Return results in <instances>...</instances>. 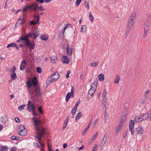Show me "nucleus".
<instances>
[{
	"label": "nucleus",
	"mask_w": 151,
	"mask_h": 151,
	"mask_svg": "<svg viewBox=\"0 0 151 151\" xmlns=\"http://www.w3.org/2000/svg\"><path fill=\"white\" fill-rule=\"evenodd\" d=\"M32 120L37 135L35 136L34 137L37 139L39 143H40L42 137L44 136L45 134V129L42 124L41 121L38 120L37 118L34 117L32 118Z\"/></svg>",
	"instance_id": "1"
},
{
	"label": "nucleus",
	"mask_w": 151,
	"mask_h": 151,
	"mask_svg": "<svg viewBox=\"0 0 151 151\" xmlns=\"http://www.w3.org/2000/svg\"><path fill=\"white\" fill-rule=\"evenodd\" d=\"M38 5L35 3H34L29 5H27L24 6L22 9L23 11L25 12L28 9H29L31 11H35L36 9L37 8Z\"/></svg>",
	"instance_id": "2"
},
{
	"label": "nucleus",
	"mask_w": 151,
	"mask_h": 151,
	"mask_svg": "<svg viewBox=\"0 0 151 151\" xmlns=\"http://www.w3.org/2000/svg\"><path fill=\"white\" fill-rule=\"evenodd\" d=\"M32 89H30L29 90V93L32 94L35 92V93L37 96H40L41 95V93L40 91V89L38 86H35L32 88Z\"/></svg>",
	"instance_id": "3"
},
{
	"label": "nucleus",
	"mask_w": 151,
	"mask_h": 151,
	"mask_svg": "<svg viewBox=\"0 0 151 151\" xmlns=\"http://www.w3.org/2000/svg\"><path fill=\"white\" fill-rule=\"evenodd\" d=\"M33 35V34L31 33H28L24 36L23 35H22L21 37V39L22 40L24 41L25 44L27 46H29V41H30L28 39V38L30 37H32Z\"/></svg>",
	"instance_id": "4"
},
{
	"label": "nucleus",
	"mask_w": 151,
	"mask_h": 151,
	"mask_svg": "<svg viewBox=\"0 0 151 151\" xmlns=\"http://www.w3.org/2000/svg\"><path fill=\"white\" fill-rule=\"evenodd\" d=\"M74 88L73 87L71 88V92L68 93L66 96L65 98V101H68L70 97L73 98V97L74 93Z\"/></svg>",
	"instance_id": "5"
},
{
	"label": "nucleus",
	"mask_w": 151,
	"mask_h": 151,
	"mask_svg": "<svg viewBox=\"0 0 151 151\" xmlns=\"http://www.w3.org/2000/svg\"><path fill=\"white\" fill-rule=\"evenodd\" d=\"M27 107L28 110L30 112H31L32 111H33L35 110L34 105L33 103L30 101H28Z\"/></svg>",
	"instance_id": "6"
},
{
	"label": "nucleus",
	"mask_w": 151,
	"mask_h": 151,
	"mask_svg": "<svg viewBox=\"0 0 151 151\" xmlns=\"http://www.w3.org/2000/svg\"><path fill=\"white\" fill-rule=\"evenodd\" d=\"M72 48L71 47L70 45L68 43L67 44L66 52L68 55H70L72 53Z\"/></svg>",
	"instance_id": "7"
},
{
	"label": "nucleus",
	"mask_w": 151,
	"mask_h": 151,
	"mask_svg": "<svg viewBox=\"0 0 151 151\" xmlns=\"http://www.w3.org/2000/svg\"><path fill=\"white\" fill-rule=\"evenodd\" d=\"M143 131L141 127H138L136 128L135 132L137 134L141 136L143 134Z\"/></svg>",
	"instance_id": "8"
},
{
	"label": "nucleus",
	"mask_w": 151,
	"mask_h": 151,
	"mask_svg": "<svg viewBox=\"0 0 151 151\" xmlns=\"http://www.w3.org/2000/svg\"><path fill=\"white\" fill-rule=\"evenodd\" d=\"M134 20L132 19H129L127 24V27L130 29L132 27L133 25Z\"/></svg>",
	"instance_id": "9"
},
{
	"label": "nucleus",
	"mask_w": 151,
	"mask_h": 151,
	"mask_svg": "<svg viewBox=\"0 0 151 151\" xmlns=\"http://www.w3.org/2000/svg\"><path fill=\"white\" fill-rule=\"evenodd\" d=\"M107 137L106 135H104V137L100 143V145L101 147H104V145L106 143L107 141Z\"/></svg>",
	"instance_id": "10"
},
{
	"label": "nucleus",
	"mask_w": 151,
	"mask_h": 151,
	"mask_svg": "<svg viewBox=\"0 0 151 151\" xmlns=\"http://www.w3.org/2000/svg\"><path fill=\"white\" fill-rule=\"evenodd\" d=\"M144 31L146 32H148L150 30V25L148 21H147L145 23L144 26Z\"/></svg>",
	"instance_id": "11"
},
{
	"label": "nucleus",
	"mask_w": 151,
	"mask_h": 151,
	"mask_svg": "<svg viewBox=\"0 0 151 151\" xmlns=\"http://www.w3.org/2000/svg\"><path fill=\"white\" fill-rule=\"evenodd\" d=\"M54 81H56L59 78L60 75L59 73L57 72H56L54 73L52 75Z\"/></svg>",
	"instance_id": "12"
},
{
	"label": "nucleus",
	"mask_w": 151,
	"mask_h": 151,
	"mask_svg": "<svg viewBox=\"0 0 151 151\" xmlns=\"http://www.w3.org/2000/svg\"><path fill=\"white\" fill-rule=\"evenodd\" d=\"M26 65L27 63L26 61L24 60H22L20 67V69L21 70H23Z\"/></svg>",
	"instance_id": "13"
},
{
	"label": "nucleus",
	"mask_w": 151,
	"mask_h": 151,
	"mask_svg": "<svg viewBox=\"0 0 151 151\" xmlns=\"http://www.w3.org/2000/svg\"><path fill=\"white\" fill-rule=\"evenodd\" d=\"M62 60L64 63L68 64L69 63V60L67 56L63 55L62 56Z\"/></svg>",
	"instance_id": "14"
},
{
	"label": "nucleus",
	"mask_w": 151,
	"mask_h": 151,
	"mask_svg": "<svg viewBox=\"0 0 151 151\" xmlns=\"http://www.w3.org/2000/svg\"><path fill=\"white\" fill-rule=\"evenodd\" d=\"M54 80L53 79V78L51 76L48 78L46 82V84L47 85H49L50 84L55 81H54Z\"/></svg>",
	"instance_id": "15"
},
{
	"label": "nucleus",
	"mask_w": 151,
	"mask_h": 151,
	"mask_svg": "<svg viewBox=\"0 0 151 151\" xmlns=\"http://www.w3.org/2000/svg\"><path fill=\"white\" fill-rule=\"evenodd\" d=\"M37 15H38V16L37 17V19L36 20V21L35 22L33 20L31 21L30 22V24L31 25H35L39 23L40 16L38 14H37Z\"/></svg>",
	"instance_id": "16"
},
{
	"label": "nucleus",
	"mask_w": 151,
	"mask_h": 151,
	"mask_svg": "<svg viewBox=\"0 0 151 151\" xmlns=\"http://www.w3.org/2000/svg\"><path fill=\"white\" fill-rule=\"evenodd\" d=\"M31 82L34 86L33 87L35 86H38L37 78L36 76L34 77L33 78V79H32V81Z\"/></svg>",
	"instance_id": "17"
},
{
	"label": "nucleus",
	"mask_w": 151,
	"mask_h": 151,
	"mask_svg": "<svg viewBox=\"0 0 151 151\" xmlns=\"http://www.w3.org/2000/svg\"><path fill=\"white\" fill-rule=\"evenodd\" d=\"M39 31L37 30H36L33 33L34 37L33 39L35 40L39 35Z\"/></svg>",
	"instance_id": "18"
},
{
	"label": "nucleus",
	"mask_w": 151,
	"mask_h": 151,
	"mask_svg": "<svg viewBox=\"0 0 151 151\" xmlns=\"http://www.w3.org/2000/svg\"><path fill=\"white\" fill-rule=\"evenodd\" d=\"M19 134L22 136H24L27 134V129L19 131Z\"/></svg>",
	"instance_id": "19"
},
{
	"label": "nucleus",
	"mask_w": 151,
	"mask_h": 151,
	"mask_svg": "<svg viewBox=\"0 0 151 151\" xmlns=\"http://www.w3.org/2000/svg\"><path fill=\"white\" fill-rule=\"evenodd\" d=\"M41 39L43 41H47L48 38V36L47 35H43L40 36Z\"/></svg>",
	"instance_id": "20"
},
{
	"label": "nucleus",
	"mask_w": 151,
	"mask_h": 151,
	"mask_svg": "<svg viewBox=\"0 0 151 151\" xmlns=\"http://www.w3.org/2000/svg\"><path fill=\"white\" fill-rule=\"evenodd\" d=\"M27 83V85L28 88L29 89H32V88H31V87L32 86V83L31 81L29 80H28Z\"/></svg>",
	"instance_id": "21"
},
{
	"label": "nucleus",
	"mask_w": 151,
	"mask_h": 151,
	"mask_svg": "<svg viewBox=\"0 0 151 151\" xmlns=\"http://www.w3.org/2000/svg\"><path fill=\"white\" fill-rule=\"evenodd\" d=\"M149 116V114L147 112L145 114H143L142 116V120H146L148 118Z\"/></svg>",
	"instance_id": "22"
},
{
	"label": "nucleus",
	"mask_w": 151,
	"mask_h": 151,
	"mask_svg": "<svg viewBox=\"0 0 151 151\" xmlns=\"http://www.w3.org/2000/svg\"><path fill=\"white\" fill-rule=\"evenodd\" d=\"M134 122L132 120H130L129 124V129L131 128H134Z\"/></svg>",
	"instance_id": "23"
},
{
	"label": "nucleus",
	"mask_w": 151,
	"mask_h": 151,
	"mask_svg": "<svg viewBox=\"0 0 151 151\" xmlns=\"http://www.w3.org/2000/svg\"><path fill=\"white\" fill-rule=\"evenodd\" d=\"M15 69H14L13 70V73H12L11 75V78L13 80H14L17 78V75L16 73H15Z\"/></svg>",
	"instance_id": "24"
},
{
	"label": "nucleus",
	"mask_w": 151,
	"mask_h": 151,
	"mask_svg": "<svg viewBox=\"0 0 151 151\" xmlns=\"http://www.w3.org/2000/svg\"><path fill=\"white\" fill-rule=\"evenodd\" d=\"M8 149V147L7 146H2L0 148V151H6Z\"/></svg>",
	"instance_id": "25"
},
{
	"label": "nucleus",
	"mask_w": 151,
	"mask_h": 151,
	"mask_svg": "<svg viewBox=\"0 0 151 151\" xmlns=\"http://www.w3.org/2000/svg\"><path fill=\"white\" fill-rule=\"evenodd\" d=\"M25 46L27 47H30V50L31 49H34L35 48V44H33L31 43L30 42V41H29V46H27L26 44H25L24 45Z\"/></svg>",
	"instance_id": "26"
},
{
	"label": "nucleus",
	"mask_w": 151,
	"mask_h": 151,
	"mask_svg": "<svg viewBox=\"0 0 151 151\" xmlns=\"http://www.w3.org/2000/svg\"><path fill=\"white\" fill-rule=\"evenodd\" d=\"M82 114L81 112H80L76 115V121L77 122L79 119L82 117Z\"/></svg>",
	"instance_id": "27"
},
{
	"label": "nucleus",
	"mask_w": 151,
	"mask_h": 151,
	"mask_svg": "<svg viewBox=\"0 0 151 151\" xmlns=\"http://www.w3.org/2000/svg\"><path fill=\"white\" fill-rule=\"evenodd\" d=\"M98 79L100 81H102L104 80V74H100L98 76Z\"/></svg>",
	"instance_id": "28"
},
{
	"label": "nucleus",
	"mask_w": 151,
	"mask_h": 151,
	"mask_svg": "<svg viewBox=\"0 0 151 151\" xmlns=\"http://www.w3.org/2000/svg\"><path fill=\"white\" fill-rule=\"evenodd\" d=\"M50 59L51 62L54 63L56 62L55 60L57 59V57L55 55L52 56L51 57Z\"/></svg>",
	"instance_id": "29"
},
{
	"label": "nucleus",
	"mask_w": 151,
	"mask_h": 151,
	"mask_svg": "<svg viewBox=\"0 0 151 151\" xmlns=\"http://www.w3.org/2000/svg\"><path fill=\"white\" fill-rule=\"evenodd\" d=\"M95 92V91H93L92 90H90L88 92V96L90 97H92Z\"/></svg>",
	"instance_id": "30"
},
{
	"label": "nucleus",
	"mask_w": 151,
	"mask_h": 151,
	"mask_svg": "<svg viewBox=\"0 0 151 151\" xmlns=\"http://www.w3.org/2000/svg\"><path fill=\"white\" fill-rule=\"evenodd\" d=\"M16 46V44L14 43H12L10 44H8L7 46V48H9L10 47H14Z\"/></svg>",
	"instance_id": "31"
},
{
	"label": "nucleus",
	"mask_w": 151,
	"mask_h": 151,
	"mask_svg": "<svg viewBox=\"0 0 151 151\" xmlns=\"http://www.w3.org/2000/svg\"><path fill=\"white\" fill-rule=\"evenodd\" d=\"M85 0V2L84 3V4L85 6V7H86L87 9H89V3H88V0Z\"/></svg>",
	"instance_id": "32"
},
{
	"label": "nucleus",
	"mask_w": 151,
	"mask_h": 151,
	"mask_svg": "<svg viewBox=\"0 0 151 151\" xmlns=\"http://www.w3.org/2000/svg\"><path fill=\"white\" fill-rule=\"evenodd\" d=\"M77 109V108L75 107L72 108L71 111V113L73 115H74L75 114L76 111Z\"/></svg>",
	"instance_id": "33"
},
{
	"label": "nucleus",
	"mask_w": 151,
	"mask_h": 151,
	"mask_svg": "<svg viewBox=\"0 0 151 151\" xmlns=\"http://www.w3.org/2000/svg\"><path fill=\"white\" fill-rule=\"evenodd\" d=\"M134 120L136 121V122H139L142 120H142V117H136L134 119Z\"/></svg>",
	"instance_id": "34"
},
{
	"label": "nucleus",
	"mask_w": 151,
	"mask_h": 151,
	"mask_svg": "<svg viewBox=\"0 0 151 151\" xmlns=\"http://www.w3.org/2000/svg\"><path fill=\"white\" fill-rule=\"evenodd\" d=\"M26 129L25 128V126L23 124H21L20 125V127L19 128V131L21 130H24Z\"/></svg>",
	"instance_id": "35"
},
{
	"label": "nucleus",
	"mask_w": 151,
	"mask_h": 151,
	"mask_svg": "<svg viewBox=\"0 0 151 151\" xmlns=\"http://www.w3.org/2000/svg\"><path fill=\"white\" fill-rule=\"evenodd\" d=\"M120 79V77L119 75L115 78L114 80V83H118L119 82V81Z\"/></svg>",
	"instance_id": "36"
},
{
	"label": "nucleus",
	"mask_w": 151,
	"mask_h": 151,
	"mask_svg": "<svg viewBox=\"0 0 151 151\" xmlns=\"http://www.w3.org/2000/svg\"><path fill=\"white\" fill-rule=\"evenodd\" d=\"M136 14L135 13L133 12L132 14V15L129 18V19H133L134 20L135 18L136 17Z\"/></svg>",
	"instance_id": "37"
},
{
	"label": "nucleus",
	"mask_w": 151,
	"mask_h": 151,
	"mask_svg": "<svg viewBox=\"0 0 151 151\" xmlns=\"http://www.w3.org/2000/svg\"><path fill=\"white\" fill-rule=\"evenodd\" d=\"M99 64V62H92L91 63L90 65L91 66L95 67L96 66Z\"/></svg>",
	"instance_id": "38"
},
{
	"label": "nucleus",
	"mask_w": 151,
	"mask_h": 151,
	"mask_svg": "<svg viewBox=\"0 0 151 151\" xmlns=\"http://www.w3.org/2000/svg\"><path fill=\"white\" fill-rule=\"evenodd\" d=\"M11 139L12 140H18L19 139V138L15 136H12L11 137Z\"/></svg>",
	"instance_id": "39"
},
{
	"label": "nucleus",
	"mask_w": 151,
	"mask_h": 151,
	"mask_svg": "<svg viewBox=\"0 0 151 151\" xmlns=\"http://www.w3.org/2000/svg\"><path fill=\"white\" fill-rule=\"evenodd\" d=\"M25 106V104H23L19 106L18 107V109L19 110H22L23 109Z\"/></svg>",
	"instance_id": "40"
},
{
	"label": "nucleus",
	"mask_w": 151,
	"mask_h": 151,
	"mask_svg": "<svg viewBox=\"0 0 151 151\" xmlns=\"http://www.w3.org/2000/svg\"><path fill=\"white\" fill-rule=\"evenodd\" d=\"M87 27L86 25H83L81 28V32H85L86 30Z\"/></svg>",
	"instance_id": "41"
},
{
	"label": "nucleus",
	"mask_w": 151,
	"mask_h": 151,
	"mask_svg": "<svg viewBox=\"0 0 151 151\" xmlns=\"http://www.w3.org/2000/svg\"><path fill=\"white\" fill-rule=\"evenodd\" d=\"M126 119V117H124L123 116H122L121 119L120 121V122L124 123L125 122Z\"/></svg>",
	"instance_id": "42"
},
{
	"label": "nucleus",
	"mask_w": 151,
	"mask_h": 151,
	"mask_svg": "<svg viewBox=\"0 0 151 151\" xmlns=\"http://www.w3.org/2000/svg\"><path fill=\"white\" fill-rule=\"evenodd\" d=\"M97 82L96 81L94 82L91 84V86L93 87L94 88H96Z\"/></svg>",
	"instance_id": "43"
},
{
	"label": "nucleus",
	"mask_w": 151,
	"mask_h": 151,
	"mask_svg": "<svg viewBox=\"0 0 151 151\" xmlns=\"http://www.w3.org/2000/svg\"><path fill=\"white\" fill-rule=\"evenodd\" d=\"M97 136V134L96 133L95 134L91 137V139L92 141H94L95 138Z\"/></svg>",
	"instance_id": "44"
},
{
	"label": "nucleus",
	"mask_w": 151,
	"mask_h": 151,
	"mask_svg": "<svg viewBox=\"0 0 151 151\" xmlns=\"http://www.w3.org/2000/svg\"><path fill=\"white\" fill-rule=\"evenodd\" d=\"M37 71L38 73H41L42 72V69L40 67H37L36 68Z\"/></svg>",
	"instance_id": "45"
},
{
	"label": "nucleus",
	"mask_w": 151,
	"mask_h": 151,
	"mask_svg": "<svg viewBox=\"0 0 151 151\" xmlns=\"http://www.w3.org/2000/svg\"><path fill=\"white\" fill-rule=\"evenodd\" d=\"M149 91H148V90L146 91H145V97L146 98H147L148 97V96H149L148 95H149Z\"/></svg>",
	"instance_id": "46"
},
{
	"label": "nucleus",
	"mask_w": 151,
	"mask_h": 151,
	"mask_svg": "<svg viewBox=\"0 0 151 151\" xmlns=\"http://www.w3.org/2000/svg\"><path fill=\"white\" fill-rule=\"evenodd\" d=\"M15 69V71H16V68L15 66H13L9 70V71H10V73H13V70Z\"/></svg>",
	"instance_id": "47"
},
{
	"label": "nucleus",
	"mask_w": 151,
	"mask_h": 151,
	"mask_svg": "<svg viewBox=\"0 0 151 151\" xmlns=\"http://www.w3.org/2000/svg\"><path fill=\"white\" fill-rule=\"evenodd\" d=\"M106 97L102 96V103H106Z\"/></svg>",
	"instance_id": "48"
},
{
	"label": "nucleus",
	"mask_w": 151,
	"mask_h": 151,
	"mask_svg": "<svg viewBox=\"0 0 151 151\" xmlns=\"http://www.w3.org/2000/svg\"><path fill=\"white\" fill-rule=\"evenodd\" d=\"M27 16L26 14H22L20 16V18H22V19H26Z\"/></svg>",
	"instance_id": "49"
},
{
	"label": "nucleus",
	"mask_w": 151,
	"mask_h": 151,
	"mask_svg": "<svg viewBox=\"0 0 151 151\" xmlns=\"http://www.w3.org/2000/svg\"><path fill=\"white\" fill-rule=\"evenodd\" d=\"M82 0H76V5L77 6H79Z\"/></svg>",
	"instance_id": "50"
},
{
	"label": "nucleus",
	"mask_w": 151,
	"mask_h": 151,
	"mask_svg": "<svg viewBox=\"0 0 151 151\" xmlns=\"http://www.w3.org/2000/svg\"><path fill=\"white\" fill-rule=\"evenodd\" d=\"M31 112H32V114L34 116H37L38 114L35 112V110L33 111H32Z\"/></svg>",
	"instance_id": "51"
},
{
	"label": "nucleus",
	"mask_w": 151,
	"mask_h": 151,
	"mask_svg": "<svg viewBox=\"0 0 151 151\" xmlns=\"http://www.w3.org/2000/svg\"><path fill=\"white\" fill-rule=\"evenodd\" d=\"M127 109L125 110L123 113V115L122 116H123L124 117H126V116H127Z\"/></svg>",
	"instance_id": "52"
},
{
	"label": "nucleus",
	"mask_w": 151,
	"mask_h": 151,
	"mask_svg": "<svg viewBox=\"0 0 151 151\" xmlns=\"http://www.w3.org/2000/svg\"><path fill=\"white\" fill-rule=\"evenodd\" d=\"M38 8L40 11H42L45 10V9L44 8L43 6L42 5L40 6Z\"/></svg>",
	"instance_id": "53"
},
{
	"label": "nucleus",
	"mask_w": 151,
	"mask_h": 151,
	"mask_svg": "<svg viewBox=\"0 0 151 151\" xmlns=\"http://www.w3.org/2000/svg\"><path fill=\"white\" fill-rule=\"evenodd\" d=\"M107 91L106 89H104L103 93V96L106 97V96L107 94Z\"/></svg>",
	"instance_id": "54"
},
{
	"label": "nucleus",
	"mask_w": 151,
	"mask_h": 151,
	"mask_svg": "<svg viewBox=\"0 0 151 151\" xmlns=\"http://www.w3.org/2000/svg\"><path fill=\"white\" fill-rule=\"evenodd\" d=\"M38 110L41 114H43V111L41 107H39L38 108Z\"/></svg>",
	"instance_id": "55"
},
{
	"label": "nucleus",
	"mask_w": 151,
	"mask_h": 151,
	"mask_svg": "<svg viewBox=\"0 0 151 151\" xmlns=\"http://www.w3.org/2000/svg\"><path fill=\"white\" fill-rule=\"evenodd\" d=\"M129 33V31H127L126 32V33L125 34V35H124V37H125V38H126L127 37Z\"/></svg>",
	"instance_id": "56"
},
{
	"label": "nucleus",
	"mask_w": 151,
	"mask_h": 151,
	"mask_svg": "<svg viewBox=\"0 0 151 151\" xmlns=\"http://www.w3.org/2000/svg\"><path fill=\"white\" fill-rule=\"evenodd\" d=\"M15 121L17 123H19L20 122V121L19 118L16 117L15 118Z\"/></svg>",
	"instance_id": "57"
},
{
	"label": "nucleus",
	"mask_w": 151,
	"mask_h": 151,
	"mask_svg": "<svg viewBox=\"0 0 151 151\" xmlns=\"http://www.w3.org/2000/svg\"><path fill=\"white\" fill-rule=\"evenodd\" d=\"M133 128H130L129 129V130L131 132V134L132 135H133L134 134V131L133 130Z\"/></svg>",
	"instance_id": "58"
},
{
	"label": "nucleus",
	"mask_w": 151,
	"mask_h": 151,
	"mask_svg": "<svg viewBox=\"0 0 151 151\" xmlns=\"http://www.w3.org/2000/svg\"><path fill=\"white\" fill-rule=\"evenodd\" d=\"M25 22V19H21V22H20L19 24L21 25V24H23V23H24Z\"/></svg>",
	"instance_id": "59"
},
{
	"label": "nucleus",
	"mask_w": 151,
	"mask_h": 151,
	"mask_svg": "<svg viewBox=\"0 0 151 151\" xmlns=\"http://www.w3.org/2000/svg\"><path fill=\"white\" fill-rule=\"evenodd\" d=\"M121 129L117 127V128L116 131L115 132L116 133H118L120 131V130Z\"/></svg>",
	"instance_id": "60"
},
{
	"label": "nucleus",
	"mask_w": 151,
	"mask_h": 151,
	"mask_svg": "<svg viewBox=\"0 0 151 151\" xmlns=\"http://www.w3.org/2000/svg\"><path fill=\"white\" fill-rule=\"evenodd\" d=\"M68 116L66 117V118L65 119V121L64 123L67 124L68 123Z\"/></svg>",
	"instance_id": "61"
},
{
	"label": "nucleus",
	"mask_w": 151,
	"mask_h": 151,
	"mask_svg": "<svg viewBox=\"0 0 151 151\" xmlns=\"http://www.w3.org/2000/svg\"><path fill=\"white\" fill-rule=\"evenodd\" d=\"M70 73V70H68L67 71V74L66 75V78H67L69 77V75Z\"/></svg>",
	"instance_id": "62"
},
{
	"label": "nucleus",
	"mask_w": 151,
	"mask_h": 151,
	"mask_svg": "<svg viewBox=\"0 0 151 151\" xmlns=\"http://www.w3.org/2000/svg\"><path fill=\"white\" fill-rule=\"evenodd\" d=\"M123 123L120 122L119 124L118 127L121 129L123 127Z\"/></svg>",
	"instance_id": "63"
},
{
	"label": "nucleus",
	"mask_w": 151,
	"mask_h": 151,
	"mask_svg": "<svg viewBox=\"0 0 151 151\" xmlns=\"http://www.w3.org/2000/svg\"><path fill=\"white\" fill-rule=\"evenodd\" d=\"M80 100H79L78 101V102L76 103L75 107L77 108V106L78 105L80 104Z\"/></svg>",
	"instance_id": "64"
}]
</instances>
